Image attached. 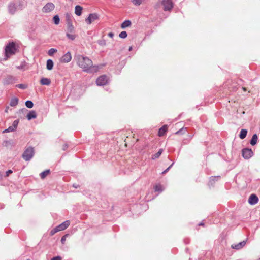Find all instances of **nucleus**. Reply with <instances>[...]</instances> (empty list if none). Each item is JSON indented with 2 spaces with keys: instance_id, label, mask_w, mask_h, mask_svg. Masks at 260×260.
<instances>
[{
  "instance_id": "nucleus-11",
  "label": "nucleus",
  "mask_w": 260,
  "mask_h": 260,
  "mask_svg": "<svg viewBox=\"0 0 260 260\" xmlns=\"http://www.w3.org/2000/svg\"><path fill=\"white\" fill-rule=\"evenodd\" d=\"M70 224V222L69 220H66L62 222V223L60 224L58 226H56V230H58V231H63L65 229H66Z\"/></svg>"
},
{
  "instance_id": "nucleus-21",
  "label": "nucleus",
  "mask_w": 260,
  "mask_h": 260,
  "mask_svg": "<svg viewBox=\"0 0 260 260\" xmlns=\"http://www.w3.org/2000/svg\"><path fill=\"white\" fill-rule=\"evenodd\" d=\"M53 62L51 59H48L47 60L46 68L48 70H51L53 67Z\"/></svg>"
},
{
  "instance_id": "nucleus-42",
  "label": "nucleus",
  "mask_w": 260,
  "mask_h": 260,
  "mask_svg": "<svg viewBox=\"0 0 260 260\" xmlns=\"http://www.w3.org/2000/svg\"><path fill=\"white\" fill-rule=\"evenodd\" d=\"M66 19H67V23L69 22V21L72 22L71 17L70 15L68 14H67L66 15Z\"/></svg>"
},
{
  "instance_id": "nucleus-20",
  "label": "nucleus",
  "mask_w": 260,
  "mask_h": 260,
  "mask_svg": "<svg viewBox=\"0 0 260 260\" xmlns=\"http://www.w3.org/2000/svg\"><path fill=\"white\" fill-rule=\"evenodd\" d=\"M132 24L131 21L129 20H125L121 24V27L123 29L130 26Z\"/></svg>"
},
{
  "instance_id": "nucleus-37",
  "label": "nucleus",
  "mask_w": 260,
  "mask_h": 260,
  "mask_svg": "<svg viewBox=\"0 0 260 260\" xmlns=\"http://www.w3.org/2000/svg\"><path fill=\"white\" fill-rule=\"evenodd\" d=\"M143 0H133V3L136 6H139L142 4Z\"/></svg>"
},
{
  "instance_id": "nucleus-26",
  "label": "nucleus",
  "mask_w": 260,
  "mask_h": 260,
  "mask_svg": "<svg viewBox=\"0 0 260 260\" xmlns=\"http://www.w3.org/2000/svg\"><path fill=\"white\" fill-rule=\"evenodd\" d=\"M53 21L55 24L58 25L60 22V18L58 15H56L53 16Z\"/></svg>"
},
{
  "instance_id": "nucleus-8",
  "label": "nucleus",
  "mask_w": 260,
  "mask_h": 260,
  "mask_svg": "<svg viewBox=\"0 0 260 260\" xmlns=\"http://www.w3.org/2000/svg\"><path fill=\"white\" fill-rule=\"evenodd\" d=\"M16 81V77L11 75H8L4 79L3 84L5 85L12 84L14 83Z\"/></svg>"
},
{
  "instance_id": "nucleus-19",
  "label": "nucleus",
  "mask_w": 260,
  "mask_h": 260,
  "mask_svg": "<svg viewBox=\"0 0 260 260\" xmlns=\"http://www.w3.org/2000/svg\"><path fill=\"white\" fill-rule=\"evenodd\" d=\"M258 137L256 134H254L250 141V143L252 146L255 145L257 141Z\"/></svg>"
},
{
  "instance_id": "nucleus-1",
  "label": "nucleus",
  "mask_w": 260,
  "mask_h": 260,
  "mask_svg": "<svg viewBox=\"0 0 260 260\" xmlns=\"http://www.w3.org/2000/svg\"><path fill=\"white\" fill-rule=\"evenodd\" d=\"M77 64L86 72H93V69L95 67L93 66L92 61L88 57L81 55H78L76 57Z\"/></svg>"
},
{
  "instance_id": "nucleus-9",
  "label": "nucleus",
  "mask_w": 260,
  "mask_h": 260,
  "mask_svg": "<svg viewBox=\"0 0 260 260\" xmlns=\"http://www.w3.org/2000/svg\"><path fill=\"white\" fill-rule=\"evenodd\" d=\"M99 19V15L96 13L90 14L88 17L85 19L88 24H90L93 21Z\"/></svg>"
},
{
  "instance_id": "nucleus-43",
  "label": "nucleus",
  "mask_w": 260,
  "mask_h": 260,
  "mask_svg": "<svg viewBox=\"0 0 260 260\" xmlns=\"http://www.w3.org/2000/svg\"><path fill=\"white\" fill-rule=\"evenodd\" d=\"M173 163L168 168H167L165 170H164L162 172V174H164L165 173H166L170 169V168L172 167V166H173Z\"/></svg>"
},
{
  "instance_id": "nucleus-56",
  "label": "nucleus",
  "mask_w": 260,
  "mask_h": 260,
  "mask_svg": "<svg viewBox=\"0 0 260 260\" xmlns=\"http://www.w3.org/2000/svg\"><path fill=\"white\" fill-rule=\"evenodd\" d=\"M259 260H260V258H259Z\"/></svg>"
},
{
  "instance_id": "nucleus-51",
  "label": "nucleus",
  "mask_w": 260,
  "mask_h": 260,
  "mask_svg": "<svg viewBox=\"0 0 260 260\" xmlns=\"http://www.w3.org/2000/svg\"><path fill=\"white\" fill-rule=\"evenodd\" d=\"M8 132H8V129H7H7H5V130H4V131H3V133H8Z\"/></svg>"
},
{
  "instance_id": "nucleus-34",
  "label": "nucleus",
  "mask_w": 260,
  "mask_h": 260,
  "mask_svg": "<svg viewBox=\"0 0 260 260\" xmlns=\"http://www.w3.org/2000/svg\"><path fill=\"white\" fill-rule=\"evenodd\" d=\"M57 51L56 49L55 48H51L48 50V54L49 56H52L54 53H56Z\"/></svg>"
},
{
  "instance_id": "nucleus-41",
  "label": "nucleus",
  "mask_w": 260,
  "mask_h": 260,
  "mask_svg": "<svg viewBox=\"0 0 260 260\" xmlns=\"http://www.w3.org/2000/svg\"><path fill=\"white\" fill-rule=\"evenodd\" d=\"M68 235H65L64 236H63L62 237H61V242L62 244H63L64 243V242L66 241V237H67Z\"/></svg>"
},
{
  "instance_id": "nucleus-39",
  "label": "nucleus",
  "mask_w": 260,
  "mask_h": 260,
  "mask_svg": "<svg viewBox=\"0 0 260 260\" xmlns=\"http://www.w3.org/2000/svg\"><path fill=\"white\" fill-rule=\"evenodd\" d=\"M185 129L182 128L175 133L176 135L181 134L184 133Z\"/></svg>"
},
{
  "instance_id": "nucleus-23",
  "label": "nucleus",
  "mask_w": 260,
  "mask_h": 260,
  "mask_svg": "<svg viewBox=\"0 0 260 260\" xmlns=\"http://www.w3.org/2000/svg\"><path fill=\"white\" fill-rule=\"evenodd\" d=\"M247 131L245 129H242L241 130L240 134H239V137L241 139H244L247 135Z\"/></svg>"
},
{
  "instance_id": "nucleus-49",
  "label": "nucleus",
  "mask_w": 260,
  "mask_h": 260,
  "mask_svg": "<svg viewBox=\"0 0 260 260\" xmlns=\"http://www.w3.org/2000/svg\"><path fill=\"white\" fill-rule=\"evenodd\" d=\"M108 36L110 38H113L114 36V34L113 32H109L108 34Z\"/></svg>"
},
{
  "instance_id": "nucleus-6",
  "label": "nucleus",
  "mask_w": 260,
  "mask_h": 260,
  "mask_svg": "<svg viewBox=\"0 0 260 260\" xmlns=\"http://www.w3.org/2000/svg\"><path fill=\"white\" fill-rule=\"evenodd\" d=\"M96 84L99 86L106 85L108 82L107 77L105 75H102L96 79Z\"/></svg>"
},
{
  "instance_id": "nucleus-35",
  "label": "nucleus",
  "mask_w": 260,
  "mask_h": 260,
  "mask_svg": "<svg viewBox=\"0 0 260 260\" xmlns=\"http://www.w3.org/2000/svg\"><path fill=\"white\" fill-rule=\"evenodd\" d=\"M127 36V34L125 31H123L121 32L119 35V37L122 39H124V38H126Z\"/></svg>"
},
{
  "instance_id": "nucleus-50",
  "label": "nucleus",
  "mask_w": 260,
  "mask_h": 260,
  "mask_svg": "<svg viewBox=\"0 0 260 260\" xmlns=\"http://www.w3.org/2000/svg\"><path fill=\"white\" fill-rule=\"evenodd\" d=\"M73 186L75 188H77L78 187H79V185H77V184H74L73 185Z\"/></svg>"
},
{
  "instance_id": "nucleus-30",
  "label": "nucleus",
  "mask_w": 260,
  "mask_h": 260,
  "mask_svg": "<svg viewBox=\"0 0 260 260\" xmlns=\"http://www.w3.org/2000/svg\"><path fill=\"white\" fill-rule=\"evenodd\" d=\"M12 144V141L10 140H5L3 142V145L7 147H8L9 146H11Z\"/></svg>"
},
{
  "instance_id": "nucleus-38",
  "label": "nucleus",
  "mask_w": 260,
  "mask_h": 260,
  "mask_svg": "<svg viewBox=\"0 0 260 260\" xmlns=\"http://www.w3.org/2000/svg\"><path fill=\"white\" fill-rule=\"evenodd\" d=\"M18 123H19V120H15V121H14V122L13 123L12 126L14 128H15V129H16V128H17V127L18 126Z\"/></svg>"
},
{
  "instance_id": "nucleus-45",
  "label": "nucleus",
  "mask_w": 260,
  "mask_h": 260,
  "mask_svg": "<svg viewBox=\"0 0 260 260\" xmlns=\"http://www.w3.org/2000/svg\"><path fill=\"white\" fill-rule=\"evenodd\" d=\"M13 171L11 170H8L6 172V177H8L9 176V175L12 173Z\"/></svg>"
},
{
  "instance_id": "nucleus-53",
  "label": "nucleus",
  "mask_w": 260,
  "mask_h": 260,
  "mask_svg": "<svg viewBox=\"0 0 260 260\" xmlns=\"http://www.w3.org/2000/svg\"><path fill=\"white\" fill-rule=\"evenodd\" d=\"M128 50H129V51H131L132 50V46L129 47Z\"/></svg>"
},
{
  "instance_id": "nucleus-28",
  "label": "nucleus",
  "mask_w": 260,
  "mask_h": 260,
  "mask_svg": "<svg viewBox=\"0 0 260 260\" xmlns=\"http://www.w3.org/2000/svg\"><path fill=\"white\" fill-rule=\"evenodd\" d=\"M220 178V176H212L210 178V183L212 184L213 182L217 181Z\"/></svg>"
},
{
  "instance_id": "nucleus-54",
  "label": "nucleus",
  "mask_w": 260,
  "mask_h": 260,
  "mask_svg": "<svg viewBox=\"0 0 260 260\" xmlns=\"http://www.w3.org/2000/svg\"><path fill=\"white\" fill-rule=\"evenodd\" d=\"M17 68L20 69L22 68V67H18Z\"/></svg>"
},
{
  "instance_id": "nucleus-40",
  "label": "nucleus",
  "mask_w": 260,
  "mask_h": 260,
  "mask_svg": "<svg viewBox=\"0 0 260 260\" xmlns=\"http://www.w3.org/2000/svg\"><path fill=\"white\" fill-rule=\"evenodd\" d=\"M58 232H59V231L58 230H56V226L55 228H54L50 231V235L51 236H52Z\"/></svg>"
},
{
  "instance_id": "nucleus-48",
  "label": "nucleus",
  "mask_w": 260,
  "mask_h": 260,
  "mask_svg": "<svg viewBox=\"0 0 260 260\" xmlns=\"http://www.w3.org/2000/svg\"><path fill=\"white\" fill-rule=\"evenodd\" d=\"M68 147V144H66L63 145V147H62V149L63 150H67Z\"/></svg>"
},
{
  "instance_id": "nucleus-2",
  "label": "nucleus",
  "mask_w": 260,
  "mask_h": 260,
  "mask_svg": "<svg viewBox=\"0 0 260 260\" xmlns=\"http://www.w3.org/2000/svg\"><path fill=\"white\" fill-rule=\"evenodd\" d=\"M16 51L15 44L14 42L8 44L5 48V56L8 58L10 56L15 53Z\"/></svg>"
},
{
  "instance_id": "nucleus-17",
  "label": "nucleus",
  "mask_w": 260,
  "mask_h": 260,
  "mask_svg": "<svg viewBox=\"0 0 260 260\" xmlns=\"http://www.w3.org/2000/svg\"><path fill=\"white\" fill-rule=\"evenodd\" d=\"M40 83L43 85H49L51 83V81L48 78H42L40 80Z\"/></svg>"
},
{
  "instance_id": "nucleus-16",
  "label": "nucleus",
  "mask_w": 260,
  "mask_h": 260,
  "mask_svg": "<svg viewBox=\"0 0 260 260\" xmlns=\"http://www.w3.org/2000/svg\"><path fill=\"white\" fill-rule=\"evenodd\" d=\"M168 126L167 125H163L158 131V135L159 136H162L167 130Z\"/></svg>"
},
{
  "instance_id": "nucleus-7",
  "label": "nucleus",
  "mask_w": 260,
  "mask_h": 260,
  "mask_svg": "<svg viewBox=\"0 0 260 260\" xmlns=\"http://www.w3.org/2000/svg\"><path fill=\"white\" fill-rule=\"evenodd\" d=\"M162 4L165 11H170L173 7L172 0H163Z\"/></svg>"
},
{
  "instance_id": "nucleus-52",
  "label": "nucleus",
  "mask_w": 260,
  "mask_h": 260,
  "mask_svg": "<svg viewBox=\"0 0 260 260\" xmlns=\"http://www.w3.org/2000/svg\"><path fill=\"white\" fill-rule=\"evenodd\" d=\"M204 225V223L203 222H201L199 224V226H203Z\"/></svg>"
},
{
  "instance_id": "nucleus-14",
  "label": "nucleus",
  "mask_w": 260,
  "mask_h": 260,
  "mask_svg": "<svg viewBox=\"0 0 260 260\" xmlns=\"http://www.w3.org/2000/svg\"><path fill=\"white\" fill-rule=\"evenodd\" d=\"M246 244V241H243L238 244L232 245V248L236 250H239L244 247Z\"/></svg>"
},
{
  "instance_id": "nucleus-12",
  "label": "nucleus",
  "mask_w": 260,
  "mask_h": 260,
  "mask_svg": "<svg viewBox=\"0 0 260 260\" xmlns=\"http://www.w3.org/2000/svg\"><path fill=\"white\" fill-rule=\"evenodd\" d=\"M71 59V54L70 52H68L61 58L60 61L63 63H68L69 62Z\"/></svg>"
},
{
  "instance_id": "nucleus-15",
  "label": "nucleus",
  "mask_w": 260,
  "mask_h": 260,
  "mask_svg": "<svg viewBox=\"0 0 260 260\" xmlns=\"http://www.w3.org/2000/svg\"><path fill=\"white\" fill-rule=\"evenodd\" d=\"M37 117V114L35 111H30L27 115V118L28 120L35 119Z\"/></svg>"
},
{
  "instance_id": "nucleus-25",
  "label": "nucleus",
  "mask_w": 260,
  "mask_h": 260,
  "mask_svg": "<svg viewBox=\"0 0 260 260\" xmlns=\"http://www.w3.org/2000/svg\"><path fill=\"white\" fill-rule=\"evenodd\" d=\"M163 151L162 149H160L158 151L152 156V159H155L159 157Z\"/></svg>"
},
{
  "instance_id": "nucleus-32",
  "label": "nucleus",
  "mask_w": 260,
  "mask_h": 260,
  "mask_svg": "<svg viewBox=\"0 0 260 260\" xmlns=\"http://www.w3.org/2000/svg\"><path fill=\"white\" fill-rule=\"evenodd\" d=\"M25 105L28 108H31L33 107L34 104L31 101L27 100L25 102Z\"/></svg>"
},
{
  "instance_id": "nucleus-4",
  "label": "nucleus",
  "mask_w": 260,
  "mask_h": 260,
  "mask_svg": "<svg viewBox=\"0 0 260 260\" xmlns=\"http://www.w3.org/2000/svg\"><path fill=\"white\" fill-rule=\"evenodd\" d=\"M242 154L245 159H248L253 155V152L251 149L246 148L242 149Z\"/></svg>"
},
{
  "instance_id": "nucleus-10",
  "label": "nucleus",
  "mask_w": 260,
  "mask_h": 260,
  "mask_svg": "<svg viewBox=\"0 0 260 260\" xmlns=\"http://www.w3.org/2000/svg\"><path fill=\"white\" fill-rule=\"evenodd\" d=\"M8 8L9 13L11 15H13L17 11V6L14 3L12 2L8 5Z\"/></svg>"
},
{
  "instance_id": "nucleus-31",
  "label": "nucleus",
  "mask_w": 260,
  "mask_h": 260,
  "mask_svg": "<svg viewBox=\"0 0 260 260\" xmlns=\"http://www.w3.org/2000/svg\"><path fill=\"white\" fill-rule=\"evenodd\" d=\"M97 43L101 46H105L106 45V42L104 39L99 40H98Z\"/></svg>"
},
{
  "instance_id": "nucleus-22",
  "label": "nucleus",
  "mask_w": 260,
  "mask_h": 260,
  "mask_svg": "<svg viewBox=\"0 0 260 260\" xmlns=\"http://www.w3.org/2000/svg\"><path fill=\"white\" fill-rule=\"evenodd\" d=\"M68 28H67V31L69 32L72 33L74 31V27L72 24V22L69 21V22L67 23Z\"/></svg>"
},
{
  "instance_id": "nucleus-33",
  "label": "nucleus",
  "mask_w": 260,
  "mask_h": 260,
  "mask_svg": "<svg viewBox=\"0 0 260 260\" xmlns=\"http://www.w3.org/2000/svg\"><path fill=\"white\" fill-rule=\"evenodd\" d=\"M66 35L67 37L71 40H75L76 37L75 35L71 34H70V32H69L67 33Z\"/></svg>"
},
{
  "instance_id": "nucleus-5",
  "label": "nucleus",
  "mask_w": 260,
  "mask_h": 260,
  "mask_svg": "<svg viewBox=\"0 0 260 260\" xmlns=\"http://www.w3.org/2000/svg\"><path fill=\"white\" fill-rule=\"evenodd\" d=\"M55 8V5L52 3H47L42 8L44 13H47L53 11Z\"/></svg>"
},
{
  "instance_id": "nucleus-36",
  "label": "nucleus",
  "mask_w": 260,
  "mask_h": 260,
  "mask_svg": "<svg viewBox=\"0 0 260 260\" xmlns=\"http://www.w3.org/2000/svg\"><path fill=\"white\" fill-rule=\"evenodd\" d=\"M16 87L22 89H25L27 87V86L24 84H19L16 85Z\"/></svg>"
},
{
  "instance_id": "nucleus-55",
  "label": "nucleus",
  "mask_w": 260,
  "mask_h": 260,
  "mask_svg": "<svg viewBox=\"0 0 260 260\" xmlns=\"http://www.w3.org/2000/svg\"><path fill=\"white\" fill-rule=\"evenodd\" d=\"M243 89L244 90H246V89H245V87H243Z\"/></svg>"
},
{
  "instance_id": "nucleus-47",
  "label": "nucleus",
  "mask_w": 260,
  "mask_h": 260,
  "mask_svg": "<svg viewBox=\"0 0 260 260\" xmlns=\"http://www.w3.org/2000/svg\"><path fill=\"white\" fill-rule=\"evenodd\" d=\"M27 111H28V110H27L26 108H24L21 109V110H20V112H22V113H26V112H27Z\"/></svg>"
},
{
  "instance_id": "nucleus-13",
  "label": "nucleus",
  "mask_w": 260,
  "mask_h": 260,
  "mask_svg": "<svg viewBox=\"0 0 260 260\" xmlns=\"http://www.w3.org/2000/svg\"><path fill=\"white\" fill-rule=\"evenodd\" d=\"M258 201V198L256 195L252 194L250 196L248 199V203L250 205H255Z\"/></svg>"
},
{
  "instance_id": "nucleus-44",
  "label": "nucleus",
  "mask_w": 260,
  "mask_h": 260,
  "mask_svg": "<svg viewBox=\"0 0 260 260\" xmlns=\"http://www.w3.org/2000/svg\"><path fill=\"white\" fill-rule=\"evenodd\" d=\"M7 129L9 132H14L16 130L12 126H9Z\"/></svg>"
},
{
  "instance_id": "nucleus-24",
  "label": "nucleus",
  "mask_w": 260,
  "mask_h": 260,
  "mask_svg": "<svg viewBox=\"0 0 260 260\" xmlns=\"http://www.w3.org/2000/svg\"><path fill=\"white\" fill-rule=\"evenodd\" d=\"M18 103V99L17 98H12L10 103V105L11 106L14 107L16 106Z\"/></svg>"
},
{
  "instance_id": "nucleus-3",
  "label": "nucleus",
  "mask_w": 260,
  "mask_h": 260,
  "mask_svg": "<svg viewBox=\"0 0 260 260\" xmlns=\"http://www.w3.org/2000/svg\"><path fill=\"white\" fill-rule=\"evenodd\" d=\"M34 154V148L30 146L25 150L22 157L25 161H29L33 157Z\"/></svg>"
},
{
  "instance_id": "nucleus-46",
  "label": "nucleus",
  "mask_w": 260,
  "mask_h": 260,
  "mask_svg": "<svg viewBox=\"0 0 260 260\" xmlns=\"http://www.w3.org/2000/svg\"><path fill=\"white\" fill-rule=\"evenodd\" d=\"M51 260H61V257L59 256L53 257Z\"/></svg>"
},
{
  "instance_id": "nucleus-29",
  "label": "nucleus",
  "mask_w": 260,
  "mask_h": 260,
  "mask_svg": "<svg viewBox=\"0 0 260 260\" xmlns=\"http://www.w3.org/2000/svg\"><path fill=\"white\" fill-rule=\"evenodd\" d=\"M49 172H50L49 170H47L45 171L42 172V173H40L41 178L42 179L45 178L46 177V176L49 173Z\"/></svg>"
},
{
  "instance_id": "nucleus-18",
  "label": "nucleus",
  "mask_w": 260,
  "mask_h": 260,
  "mask_svg": "<svg viewBox=\"0 0 260 260\" xmlns=\"http://www.w3.org/2000/svg\"><path fill=\"white\" fill-rule=\"evenodd\" d=\"M82 10L83 8L81 6L77 5L75 6V13L77 16H80L82 14Z\"/></svg>"
},
{
  "instance_id": "nucleus-27",
  "label": "nucleus",
  "mask_w": 260,
  "mask_h": 260,
  "mask_svg": "<svg viewBox=\"0 0 260 260\" xmlns=\"http://www.w3.org/2000/svg\"><path fill=\"white\" fill-rule=\"evenodd\" d=\"M154 188L156 192H161L164 190L162 186L160 184L156 185Z\"/></svg>"
}]
</instances>
